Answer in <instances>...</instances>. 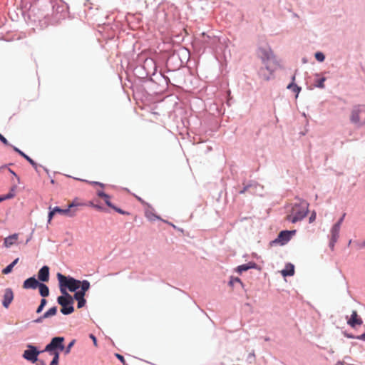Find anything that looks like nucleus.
<instances>
[{
    "mask_svg": "<svg viewBox=\"0 0 365 365\" xmlns=\"http://www.w3.org/2000/svg\"><path fill=\"white\" fill-rule=\"evenodd\" d=\"M358 247L359 249L365 248V240L363 241L361 243H358Z\"/></svg>",
    "mask_w": 365,
    "mask_h": 365,
    "instance_id": "obj_41",
    "label": "nucleus"
},
{
    "mask_svg": "<svg viewBox=\"0 0 365 365\" xmlns=\"http://www.w3.org/2000/svg\"><path fill=\"white\" fill-rule=\"evenodd\" d=\"M97 195L101 198H108V195L106 194L102 190H98L97 191Z\"/></svg>",
    "mask_w": 365,
    "mask_h": 365,
    "instance_id": "obj_29",
    "label": "nucleus"
},
{
    "mask_svg": "<svg viewBox=\"0 0 365 365\" xmlns=\"http://www.w3.org/2000/svg\"><path fill=\"white\" fill-rule=\"evenodd\" d=\"M9 170L11 173V174L14 175L16 178L18 183H19L20 182L19 177L13 170H11V169H9Z\"/></svg>",
    "mask_w": 365,
    "mask_h": 365,
    "instance_id": "obj_38",
    "label": "nucleus"
},
{
    "mask_svg": "<svg viewBox=\"0 0 365 365\" xmlns=\"http://www.w3.org/2000/svg\"><path fill=\"white\" fill-rule=\"evenodd\" d=\"M57 313V307H53L50 308L47 312H46L41 317L37 319L35 322L37 323H40L43 321V319H46L51 317L52 316L56 315Z\"/></svg>",
    "mask_w": 365,
    "mask_h": 365,
    "instance_id": "obj_14",
    "label": "nucleus"
},
{
    "mask_svg": "<svg viewBox=\"0 0 365 365\" xmlns=\"http://www.w3.org/2000/svg\"><path fill=\"white\" fill-rule=\"evenodd\" d=\"M91 184L98 185L101 186V187H105L104 184H103L101 182H91Z\"/></svg>",
    "mask_w": 365,
    "mask_h": 365,
    "instance_id": "obj_40",
    "label": "nucleus"
},
{
    "mask_svg": "<svg viewBox=\"0 0 365 365\" xmlns=\"http://www.w3.org/2000/svg\"><path fill=\"white\" fill-rule=\"evenodd\" d=\"M112 209L115 210L117 212L122 214V215H128V212L123 211L120 208L116 207L115 205L113 206Z\"/></svg>",
    "mask_w": 365,
    "mask_h": 365,
    "instance_id": "obj_28",
    "label": "nucleus"
},
{
    "mask_svg": "<svg viewBox=\"0 0 365 365\" xmlns=\"http://www.w3.org/2000/svg\"><path fill=\"white\" fill-rule=\"evenodd\" d=\"M309 211V204L305 200H300L295 203L287 215L286 220L295 223L303 220L307 215Z\"/></svg>",
    "mask_w": 365,
    "mask_h": 365,
    "instance_id": "obj_1",
    "label": "nucleus"
},
{
    "mask_svg": "<svg viewBox=\"0 0 365 365\" xmlns=\"http://www.w3.org/2000/svg\"><path fill=\"white\" fill-rule=\"evenodd\" d=\"M340 227H341L339 225V224H335L332 227L331 230V238H334V240H338L339 236Z\"/></svg>",
    "mask_w": 365,
    "mask_h": 365,
    "instance_id": "obj_21",
    "label": "nucleus"
},
{
    "mask_svg": "<svg viewBox=\"0 0 365 365\" xmlns=\"http://www.w3.org/2000/svg\"><path fill=\"white\" fill-rule=\"evenodd\" d=\"M93 207H95V208H96V209H98V210H101V206H99V205H93Z\"/></svg>",
    "mask_w": 365,
    "mask_h": 365,
    "instance_id": "obj_48",
    "label": "nucleus"
},
{
    "mask_svg": "<svg viewBox=\"0 0 365 365\" xmlns=\"http://www.w3.org/2000/svg\"><path fill=\"white\" fill-rule=\"evenodd\" d=\"M350 120L358 126L365 125V106H355L351 112Z\"/></svg>",
    "mask_w": 365,
    "mask_h": 365,
    "instance_id": "obj_4",
    "label": "nucleus"
},
{
    "mask_svg": "<svg viewBox=\"0 0 365 365\" xmlns=\"http://www.w3.org/2000/svg\"><path fill=\"white\" fill-rule=\"evenodd\" d=\"M106 204L110 207V208L113 207V205L110 201V197L108 195V198H103Z\"/></svg>",
    "mask_w": 365,
    "mask_h": 365,
    "instance_id": "obj_30",
    "label": "nucleus"
},
{
    "mask_svg": "<svg viewBox=\"0 0 365 365\" xmlns=\"http://www.w3.org/2000/svg\"><path fill=\"white\" fill-rule=\"evenodd\" d=\"M53 209L56 213H58L63 215H68L70 217H73L75 215V211L70 210L68 207L66 209H61L58 207H55Z\"/></svg>",
    "mask_w": 365,
    "mask_h": 365,
    "instance_id": "obj_16",
    "label": "nucleus"
},
{
    "mask_svg": "<svg viewBox=\"0 0 365 365\" xmlns=\"http://www.w3.org/2000/svg\"><path fill=\"white\" fill-rule=\"evenodd\" d=\"M56 214V212H54V209H53L51 211L48 213V222H51V219L53 218V215Z\"/></svg>",
    "mask_w": 365,
    "mask_h": 365,
    "instance_id": "obj_35",
    "label": "nucleus"
},
{
    "mask_svg": "<svg viewBox=\"0 0 365 365\" xmlns=\"http://www.w3.org/2000/svg\"><path fill=\"white\" fill-rule=\"evenodd\" d=\"M86 203L82 202L81 201V200L78 198H75L71 203L68 204V206L71 210V208H73V207L86 206Z\"/></svg>",
    "mask_w": 365,
    "mask_h": 365,
    "instance_id": "obj_22",
    "label": "nucleus"
},
{
    "mask_svg": "<svg viewBox=\"0 0 365 365\" xmlns=\"http://www.w3.org/2000/svg\"><path fill=\"white\" fill-rule=\"evenodd\" d=\"M13 264H9L6 267H5L3 270H2V273L4 274H9L10 272H12V269H13Z\"/></svg>",
    "mask_w": 365,
    "mask_h": 365,
    "instance_id": "obj_25",
    "label": "nucleus"
},
{
    "mask_svg": "<svg viewBox=\"0 0 365 365\" xmlns=\"http://www.w3.org/2000/svg\"><path fill=\"white\" fill-rule=\"evenodd\" d=\"M315 58L318 61L322 62L324 61L325 56L322 53L317 52L315 53Z\"/></svg>",
    "mask_w": 365,
    "mask_h": 365,
    "instance_id": "obj_24",
    "label": "nucleus"
},
{
    "mask_svg": "<svg viewBox=\"0 0 365 365\" xmlns=\"http://www.w3.org/2000/svg\"><path fill=\"white\" fill-rule=\"evenodd\" d=\"M57 278L60 284V291L61 289H66L67 287L70 292H75L78 288L81 289L83 281L77 280L73 277H67L61 273L57 274Z\"/></svg>",
    "mask_w": 365,
    "mask_h": 365,
    "instance_id": "obj_2",
    "label": "nucleus"
},
{
    "mask_svg": "<svg viewBox=\"0 0 365 365\" xmlns=\"http://www.w3.org/2000/svg\"><path fill=\"white\" fill-rule=\"evenodd\" d=\"M46 303H47L46 299H42L40 304L44 307L46 306Z\"/></svg>",
    "mask_w": 365,
    "mask_h": 365,
    "instance_id": "obj_45",
    "label": "nucleus"
},
{
    "mask_svg": "<svg viewBox=\"0 0 365 365\" xmlns=\"http://www.w3.org/2000/svg\"><path fill=\"white\" fill-rule=\"evenodd\" d=\"M43 309V307L40 304L36 309V313H38V314L41 313L42 312Z\"/></svg>",
    "mask_w": 365,
    "mask_h": 365,
    "instance_id": "obj_43",
    "label": "nucleus"
},
{
    "mask_svg": "<svg viewBox=\"0 0 365 365\" xmlns=\"http://www.w3.org/2000/svg\"><path fill=\"white\" fill-rule=\"evenodd\" d=\"M314 217H315L314 216H312V217H310V219H309V220H310V222H312V221L314 219Z\"/></svg>",
    "mask_w": 365,
    "mask_h": 365,
    "instance_id": "obj_50",
    "label": "nucleus"
},
{
    "mask_svg": "<svg viewBox=\"0 0 365 365\" xmlns=\"http://www.w3.org/2000/svg\"><path fill=\"white\" fill-rule=\"evenodd\" d=\"M40 282L34 277L28 278L24 282L23 288L24 289H35L38 288Z\"/></svg>",
    "mask_w": 365,
    "mask_h": 365,
    "instance_id": "obj_11",
    "label": "nucleus"
},
{
    "mask_svg": "<svg viewBox=\"0 0 365 365\" xmlns=\"http://www.w3.org/2000/svg\"><path fill=\"white\" fill-rule=\"evenodd\" d=\"M63 296H60L57 299L58 303L62 307L61 312L62 314L67 315L73 312L74 308L72 306L73 303V297L66 292V289H61Z\"/></svg>",
    "mask_w": 365,
    "mask_h": 365,
    "instance_id": "obj_3",
    "label": "nucleus"
},
{
    "mask_svg": "<svg viewBox=\"0 0 365 365\" xmlns=\"http://www.w3.org/2000/svg\"><path fill=\"white\" fill-rule=\"evenodd\" d=\"M294 81L295 76H293L292 78V83L287 86V88L292 90L294 93H296V98H297L301 91V88L294 83Z\"/></svg>",
    "mask_w": 365,
    "mask_h": 365,
    "instance_id": "obj_18",
    "label": "nucleus"
},
{
    "mask_svg": "<svg viewBox=\"0 0 365 365\" xmlns=\"http://www.w3.org/2000/svg\"><path fill=\"white\" fill-rule=\"evenodd\" d=\"M18 240H19V234H16V233L13 234L4 239V245L7 248L10 247L11 246L16 244Z\"/></svg>",
    "mask_w": 365,
    "mask_h": 365,
    "instance_id": "obj_13",
    "label": "nucleus"
},
{
    "mask_svg": "<svg viewBox=\"0 0 365 365\" xmlns=\"http://www.w3.org/2000/svg\"><path fill=\"white\" fill-rule=\"evenodd\" d=\"M257 264L255 262H250L247 264H242L237 267V270L239 273L247 271L250 269L255 268Z\"/></svg>",
    "mask_w": 365,
    "mask_h": 365,
    "instance_id": "obj_17",
    "label": "nucleus"
},
{
    "mask_svg": "<svg viewBox=\"0 0 365 365\" xmlns=\"http://www.w3.org/2000/svg\"><path fill=\"white\" fill-rule=\"evenodd\" d=\"M38 288L39 289V293H40L41 296H42L43 297L48 296L49 289L45 284L40 283Z\"/></svg>",
    "mask_w": 365,
    "mask_h": 365,
    "instance_id": "obj_20",
    "label": "nucleus"
},
{
    "mask_svg": "<svg viewBox=\"0 0 365 365\" xmlns=\"http://www.w3.org/2000/svg\"><path fill=\"white\" fill-rule=\"evenodd\" d=\"M0 140L6 145H11L8 140L0 133Z\"/></svg>",
    "mask_w": 365,
    "mask_h": 365,
    "instance_id": "obj_33",
    "label": "nucleus"
},
{
    "mask_svg": "<svg viewBox=\"0 0 365 365\" xmlns=\"http://www.w3.org/2000/svg\"><path fill=\"white\" fill-rule=\"evenodd\" d=\"M14 299V293L11 288H7L5 289L4 294V299H3V306L5 308H8L10 304L12 302Z\"/></svg>",
    "mask_w": 365,
    "mask_h": 365,
    "instance_id": "obj_9",
    "label": "nucleus"
},
{
    "mask_svg": "<svg viewBox=\"0 0 365 365\" xmlns=\"http://www.w3.org/2000/svg\"><path fill=\"white\" fill-rule=\"evenodd\" d=\"M13 149L20 155L24 158L34 168L35 170H37L38 165L30 157H29L16 147L13 146Z\"/></svg>",
    "mask_w": 365,
    "mask_h": 365,
    "instance_id": "obj_15",
    "label": "nucleus"
},
{
    "mask_svg": "<svg viewBox=\"0 0 365 365\" xmlns=\"http://www.w3.org/2000/svg\"><path fill=\"white\" fill-rule=\"evenodd\" d=\"M74 342H75V341H74V340H73L72 341H71V342L69 343V344L68 345V346H67V348H66V354H68V353H69V352H70V350H71V347L73 346Z\"/></svg>",
    "mask_w": 365,
    "mask_h": 365,
    "instance_id": "obj_34",
    "label": "nucleus"
},
{
    "mask_svg": "<svg viewBox=\"0 0 365 365\" xmlns=\"http://www.w3.org/2000/svg\"><path fill=\"white\" fill-rule=\"evenodd\" d=\"M38 277L42 282H48L49 280V267L48 266L42 267L38 272Z\"/></svg>",
    "mask_w": 365,
    "mask_h": 365,
    "instance_id": "obj_12",
    "label": "nucleus"
},
{
    "mask_svg": "<svg viewBox=\"0 0 365 365\" xmlns=\"http://www.w3.org/2000/svg\"><path fill=\"white\" fill-rule=\"evenodd\" d=\"M49 365H58V354H55V357H53V359L51 361Z\"/></svg>",
    "mask_w": 365,
    "mask_h": 365,
    "instance_id": "obj_26",
    "label": "nucleus"
},
{
    "mask_svg": "<svg viewBox=\"0 0 365 365\" xmlns=\"http://www.w3.org/2000/svg\"><path fill=\"white\" fill-rule=\"evenodd\" d=\"M357 339H360V340L365 341V333L361 334V335H360V336H357Z\"/></svg>",
    "mask_w": 365,
    "mask_h": 365,
    "instance_id": "obj_46",
    "label": "nucleus"
},
{
    "mask_svg": "<svg viewBox=\"0 0 365 365\" xmlns=\"http://www.w3.org/2000/svg\"><path fill=\"white\" fill-rule=\"evenodd\" d=\"M19 259V258L15 259H14V260L11 263V264H13V267H14V266L18 263Z\"/></svg>",
    "mask_w": 365,
    "mask_h": 365,
    "instance_id": "obj_47",
    "label": "nucleus"
},
{
    "mask_svg": "<svg viewBox=\"0 0 365 365\" xmlns=\"http://www.w3.org/2000/svg\"><path fill=\"white\" fill-rule=\"evenodd\" d=\"M14 197V195L13 194H8L7 195H6L5 197H0V202H2L4 200H6V199H9V198H11Z\"/></svg>",
    "mask_w": 365,
    "mask_h": 365,
    "instance_id": "obj_37",
    "label": "nucleus"
},
{
    "mask_svg": "<svg viewBox=\"0 0 365 365\" xmlns=\"http://www.w3.org/2000/svg\"><path fill=\"white\" fill-rule=\"evenodd\" d=\"M243 192H245V190L240 191V193H243Z\"/></svg>",
    "mask_w": 365,
    "mask_h": 365,
    "instance_id": "obj_51",
    "label": "nucleus"
},
{
    "mask_svg": "<svg viewBox=\"0 0 365 365\" xmlns=\"http://www.w3.org/2000/svg\"><path fill=\"white\" fill-rule=\"evenodd\" d=\"M86 302L85 299L78 300V308L80 309V308H82L83 307H84L86 304Z\"/></svg>",
    "mask_w": 365,
    "mask_h": 365,
    "instance_id": "obj_31",
    "label": "nucleus"
},
{
    "mask_svg": "<svg viewBox=\"0 0 365 365\" xmlns=\"http://www.w3.org/2000/svg\"><path fill=\"white\" fill-rule=\"evenodd\" d=\"M326 81V78L324 77L318 79L316 81V86L318 87V88H324V81Z\"/></svg>",
    "mask_w": 365,
    "mask_h": 365,
    "instance_id": "obj_23",
    "label": "nucleus"
},
{
    "mask_svg": "<svg viewBox=\"0 0 365 365\" xmlns=\"http://www.w3.org/2000/svg\"><path fill=\"white\" fill-rule=\"evenodd\" d=\"M28 349L25 350L23 354V357L29 361L35 363L38 360V356L40 351L37 349L31 344L27 345Z\"/></svg>",
    "mask_w": 365,
    "mask_h": 365,
    "instance_id": "obj_7",
    "label": "nucleus"
},
{
    "mask_svg": "<svg viewBox=\"0 0 365 365\" xmlns=\"http://www.w3.org/2000/svg\"><path fill=\"white\" fill-rule=\"evenodd\" d=\"M234 282H239V283H241V281L240 279L238 278V277H236V278H234V279H232L230 280V283L232 284Z\"/></svg>",
    "mask_w": 365,
    "mask_h": 365,
    "instance_id": "obj_39",
    "label": "nucleus"
},
{
    "mask_svg": "<svg viewBox=\"0 0 365 365\" xmlns=\"http://www.w3.org/2000/svg\"><path fill=\"white\" fill-rule=\"evenodd\" d=\"M344 217H345V213L342 215V217L339 219V220L336 224H339V225L341 227V225L344 220Z\"/></svg>",
    "mask_w": 365,
    "mask_h": 365,
    "instance_id": "obj_42",
    "label": "nucleus"
},
{
    "mask_svg": "<svg viewBox=\"0 0 365 365\" xmlns=\"http://www.w3.org/2000/svg\"><path fill=\"white\" fill-rule=\"evenodd\" d=\"M87 205H89V206H91V207H93V205H95V204H93L92 202H89L88 204H86V206Z\"/></svg>",
    "mask_w": 365,
    "mask_h": 365,
    "instance_id": "obj_49",
    "label": "nucleus"
},
{
    "mask_svg": "<svg viewBox=\"0 0 365 365\" xmlns=\"http://www.w3.org/2000/svg\"><path fill=\"white\" fill-rule=\"evenodd\" d=\"M91 338L93 339V344L95 346H97V340H96V338L93 335V334H91Z\"/></svg>",
    "mask_w": 365,
    "mask_h": 365,
    "instance_id": "obj_44",
    "label": "nucleus"
},
{
    "mask_svg": "<svg viewBox=\"0 0 365 365\" xmlns=\"http://www.w3.org/2000/svg\"><path fill=\"white\" fill-rule=\"evenodd\" d=\"M336 241H337V240H334V238L331 237V240H330V242H329V247H331V250L334 249V245L336 242Z\"/></svg>",
    "mask_w": 365,
    "mask_h": 365,
    "instance_id": "obj_36",
    "label": "nucleus"
},
{
    "mask_svg": "<svg viewBox=\"0 0 365 365\" xmlns=\"http://www.w3.org/2000/svg\"><path fill=\"white\" fill-rule=\"evenodd\" d=\"M90 288V282L87 280L83 281V284L80 291L76 292L73 295V299L76 300H81L84 299V296L86 294V292L88 291Z\"/></svg>",
    "mask_w": 365,
    "mask_h": 365,
    "instance_id": "obj_8",
    "label": "nucleus"
},
{
    "mask_svg": "<svg viewBox=\"0 0 365 365\" xmlns=\"http://www.w3.org/2000/svg\"><path fill=\"white\" fill-rule=\"evenodd\" d=\"M263 54H264V56L262 57L263 59H269L271 56H272V53L270 51H263Z\"/></svg>",
    "mask_w": 365,
    "mask_h": 365,
    "instance_id": "obj_27",
    "label": "nucleus"
},
{
    "mask_svg": "<svg viewBox=\"0 0 365 365\" xmlns=\"http://www.w3.org/2000/svg\"><path fill=\"white\" fill-rule=\"evenodd\" d=\"M348 324L351 327H355L356 325H361L363 321L361 317H359L356 311H353L350 319L347 322Z\"/></svg>",
    "mask_w": 365,
    "mask_h": 365,
    "instance_id": "obj_10",
    "label": "nucleus"
},
{
    "mask_svg": "<svg viewBox=\"0 0 365 365\" xmlns=\"http://www.w3.org/2000/svg\"><path fill=\"white\" fill-rule=\"evenodd\" d=\"M294 274V267L292 264H288L285 269L282 271V274L284 277L292 276Z\"/></svg>",
    "mask_w": 365,
    "mask_h": 365,
    "instance_id": "obj_19",
    "label": "nucleus"
},
{
    "mask_svg": "<svg viewBox=\"0 0 365 365\" xmlns=\"http://www.w3.org/2000/svg\"><path fill=\"white\" fill-rule=\"evenodd\" d=\"M115 356L123 364V365H127L125 363V359L122 355H120L119 354H115Z\"/></svg>",
    "mask_w": 365,
    "mask_h": 365,
    "instance_id": "obj_32",
    "label": "nucleus"
},
{
    "mask_svg": "<svg viewBox=\"0 0 365 365\" xmlns=\"http://www.w3.org/2000/svg\"><path fill=\"white\" fill-rule=\"evenodd\" d=\"M63 337L56 336L53 338L51 342L46 346L44 351L48 352L51 355L53 356V357H55V354H58L59 356V352L57 350H63Z\"/></svg>",
    "mask_w": 365,
    "mask_h": 365,
    "instance_id": "obj_5",
    "label": "nucleus"
},
{
    "mask_svg": "<svg viewBox=\"0 0 365 365\" xmlns=\"http://www.w3.org/2000/svg\"><path fill=\"white\" fill-rule=\"evenodd\" d=\"M296 231H288L284 230L279 233L277 237L271 242L272 245L278 244L280 245H284L287 244L291 239L292 236L295 234Z\"/></svg>",
    "mask_w": 365,
    "mask_h": 365,
    "instance_id": "obj_6",
    "label": "nucleus"
}]
</instances>
